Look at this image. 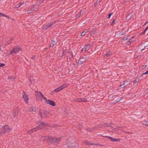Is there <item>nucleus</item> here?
<instances>
[{
    "label": "nucleus",
    "instance_id": "f257e3e1",
    "mask_svg": "<svg viewBox=\"0 0 148 148\" xmlns=\"http://www.w3.org/2000/svg\"><path fill=\"white\" fill-rule=\"evenodd\" d=\"M35 93L36 98L37 100L42 101L41 98L44 100L46 99V98L44 97V95L41 92L35 91Z\"/></svg>",
    "mask_w": 148,
    "mask_h": 148
},
{
    "label": "nucleus",
    "instance_id": "f03ea898",
    "mask_svg": "<svg viewBox=\"0 0 148 148\" xmlns=\"http://www.w3.org/2000/svg\"><path fill=\"white\" fill-rule=\"evenodd\" d=\"M11 131V129L8 125L3 126L1 128V132L3 134L9 133Z\"/></svg>",
    "mask_w": 148,
    "mask_h": 148
},
{
    "label": "nucleus",
    "instance_id": "7ed1b4c3",
    "mask_svg": "<svg viewBox=\"0 0 148 148\" xmlns=\"http://www.w3.org/2000/svg\"><path fill=\"white\" fill-rule=\"evenodd\" d=\"M49 142L52 143H53L54 145H57L59 143L60 139V138H56L53 137H50L49 139Z\"/></svg>",
    "mask_w": 148,
    "mask_h": 148
},
{
    "label": "nucleus",
    "instance_id": "20e7f679",
    "mask_svg": "<svg viewBox=\"0 0 148 148\" xmlns=\"http://www.w3.org/2000/svg\"><path fill=\"white\" fill-rule=\"evenodd\" d=\"M39 6L35 4L33 6V7L29 8L27 11V13L29 14L32 13L34 11H36L39 8Z\"/></svg>",
    "mask_w": 148,
    "mask_h": 148
},
{
    "label": "nucleus",
    "instance_id": "39448f33",
    "mask_svg": "<svg viewBox=\"0 0 148 148\" xmlns=\"http://www.w3.org/2000/svg\"><path fill=\"white\" fill-rule=\"evenodd\" d=\"M49 114L48 112L45 110H40L39 115L41 118H45L47 117Z\"/></svg>",
    "mask_w": 148,
    "mask_h": 148
},
{
    "label": "nucleus",
    "instance_id": "423d86ee",
    "mask_svg": "<svg viewBox=\"0 0 148 148\" xmlns=\"http://www.w3.org/2000/svg\"><path fill=\"white\" fill-rule=\"evenodd\" d=\"M21 51V49L19 46L15 47L13 48L12 50L10 51V54H12Z\"/></svg>",
    "mask_w": 148,
    "mask_h": 148
},
{
    "label": "nucleus",
    "instance_id": "0eeeda50",
    "mask_svg": "<svg viewBox=\"0 0 148 148\" xmlns=\"http://www.w3.org/2000/svg\"><path fill=\"white\" fill-rule=\"evenodd\" d=\"M56 23V21L50 23H48L46 24L45 25L42 26V29L43 30H45L47 29L48 28L51 27L52 26V25Z\"/></svg>",
    "mask_w": 148,
    "mask_h": 148
},
{
    "label": "nucleus",
    "instance_id": "6e6552de",
    "mask_svg": "<svg viewBox=\"0 0 148 148\" xmlns=\"http://www.w3.org/2000/svg\"><path fill=\"white\" fill-rule=\"evenodd\" d=\"M41 125H43L44 127L46 126L47 125L46 124H45L44 123L40 121V122L39 125L38 126H37L36 127L32 129L33 130H34L35 132L37 131L38 130L42 129V127H41Z\"/></svg>",
    "mask_w": 148,
    "mask_h": 148
},
{
    "label": "nucleus",
    "instance_id": "1a4fd4ad",
    "mask_svg": "<svg viewBox=\"0 0 148 148\" xmlns=\"http://www.w3.org/2000/svg\"><path fill=\"white\" fill-rule=\"evenodd\" d=\"M67 84H64L62 85L61 86L58 87L57 89H55L54 90V91L56 92H57L61 90H62L64 88L67 87Z\"/></svg>",
    "mask_w": 148,
    "mask_h": 148
},
{
    "label": "nucleus",
    "instance_id": "9d476101",
    "mask_svg": "<svg viewBox=\"0 0 148 148\" xmlns=\"http://www.w3.org/2000/svg\"><path fill=\"white\" fill-rule=\"evenodd\" d=\"M44 100L45 103L47 104H49V105L53 106H55L56 105L55 102L53 101L47 99L46 98V99H45Z\"/></svg>",
    "mask_w": 148,
    "mask_h": 148
},
{
    "label": "nucleus",
    "instance_id": "9b49d317",
    "mask_svg": "<svg viewBox=\"0 0 148 148\" xmlns=\"http://www.w3.org/2000/svg\"><path fill=\"white\" fill-rule=\"evenodd\" d=\"M23 98L25 101L26 103H27L29 100L28 97V95H26L25 92H23Z\"/></svg>",
    "mask_w": 148,
    "mask_h": 148
},
{
    "label": "nucleus",
    "instance_id": "f8f14e48",
    "mask_svg": "<svg viewBox=\"0 0 148 148\" xmlns=\"http://www.w3.org/2000/svg\"><path fill=\"white\" fill-rule=\"evenodd\" d=\"M129 84H130V83L128 82V81L126 80L125 82L123 83V84H121L119 86V87L120 88V89L124 88L125 86H127Z\"/></svg>",
    "mask_w": 148,
    "mask_h": 148
},
{
    "label": "nucleus",
    "instance_id": "ddd939ff",
    "mask_svg": "<svg viewBox=\"0 0 148 148\" xmlns=\"http://www.w3.org/2000/svg\"><path fill=\"white\" fill-rule=\"evenodd\" d=\"M103 136L108 138H109V139L111 141L118 142V141H120V139H116L115 138H113L110 136Z\"/></svg>",
    "mask_w": 148,
    "mask_h": 148
},
{
    "label": "nucleus",
    "instance_id": "4468645a",
    "mask_svg": "<svg viewBox=\"0 0 148 148\" xmlns=\"http://www.w3.org/2000/svg\"><path fill=\"white\" fill-rule=\"evenodd\" d=\"M66 145L69 147H73L75 145L73 144L69 140H67L66 143Z\"/></svg>",
    "mask_w": 148,
    "mask_h": 148
},
{
    "label": "nucleus",
    "instance_id": "2eb2a0df",
    "mask_svg": "<svg viewBox=\"0 0 148 148\" xmlns=\"http://www.w3.org/2000/svg\"><path fill=\"white\" fill-rule=\"evenodd\" d=\"M50 137L49 136H43L41 138V140H42L47 141V142H49V139L50 138Z\"/></svg>",
    "mask_w": 148,
    "mask_h": 148
},
{
    "label": "nucleus",
    "instance_id": "dca6fc26",
    "mask_svg": "<svg viewBox=\"0 0 148 148\" xmlns=\"http://www.w3.org/2000/svg\"><path fill=\"white\" fill-rule=\"evenodd\" d=\"M75 101L77 102H86L87 100L86 99V98H82L81 99H75L74 100Z\"/></svg>",
    "mask_w": 148,
    "mask_h": 148
},
{
    "label": "nucleus",
    "instance_id": "f3484780",
    "mask_svg": "<svg viewBox=\"0 0 148 148\" xmlns=\"http://www.w3.org/2000/svg\"><path fill=\"white\" fill-rule=\"evenodd\" d=\"M86 61V59H84V57H82L79 60L78 63L79 64H82Z\"/></svg>",
    "mask_w": 148,
    "mask_h": 148
},
{
    "label": "nucleus",
    "instance_id": "a211bd4d",
    "mask_svg": "<svg viewBox=\"0 0 148 148\" xmlns=\"http://www.w3.org/2000/svg\"><path fill=\"white\" fill-rule=\"evenodd\" d=\"M147 47L146 46H145L144 44L140 45H139L140 49L142 50L144 49Z\"/></svg>",
    "mask_w": 148,
    "mask_h": 148
},
{
    "label": "nucleus",
    "instance_id": "6ab92c4d",
    "mask_svg": "<svg viewBox=\"0 0 148 148\" xmlns=\"http://www.w3.org/2000/svg\"><path fill=\"white\" fill-rule=\"evenodd\" d=\"M112 53V52L110 51L108 52L106 54L104 55V57H106L109 56Z\"/></svg>",
    "mask_w": 148,
    "mask_h": 148
},
{
    "label": "nucleus",
    "instance_id": "aec40b11",
    "mask_svg": "<svg viewBox=\"0 0 148 148\" xmlns=\"http://www.w3.org/2000/svg\"><path fill=\"white\" fill-rule=\"evenodd\" d=\"M132 13H130L126 17V19L127 20H130L132 17Z\"/></svg>",
    "mask_w": 148,
    "mask_h": 148
},
{
    "label": "nucleus",
    "instance_id": "412c9836",
    "mask_svg": "<svg viewBox=\"0 0 148 148\" xmlns=\"http://www.w3.org/2000/svg\"><path fill=\"white\" fill-rule=\"evenodd\" d=\"M29 110L30 112H35L36 110L35 107L33 106L31 108L29 109Z\"/></svg>",
    "mask_w": 148,
    "mask_h": 148
},
{
    "label": "nucleus",
    "instance_id": "4be33fe9",
    "mask_svg": "<svg viewBox=\"0 0 148 148\" xmlns=\"http://www.w3.org/2000/svg\"><path fill=\"white\" fill-rule=\"evenodd\" d=\"M90 47V45H85L84 47L86 49V50L88 51Z\"/></svg>",
    "mask_w": 148,
    "mask_h": 148
},
{
    "label": "nucleus",
    "instance_id": "5701e85b",
    "mask_svg": "<svg viewBox=\"0 0 148 148\" xmlns=\"http://www.w3.org/2000/svg\"><path fill=\"white\" fill-rule=\"evenodd\" d=\"M35 131L33 130L32 129L29 130L27 132V134H30L33 132H34Z\"/></svg>",
    "mask_w": 148,
    "mask_h": 148
},
{
    "label": "nucleus",
    "instance_id": "b1692460",
    "mask_svg": "<svg viewBox=\"0 0 148 148\" xmlns=\"http://www.w3.org/2000/svg\"><path fill=\"white\" fill-rule=\"evenodd\" d=\"M106 124L105 123H104L102 125H98L99 127H100L101 128H102L103 127H104L106 126Z\"/></svg>",
    "mask_w": 148,
    "mask_h": 148
},
{
    "label": "nucleus",
    "instance_id": "393cba45",
    "mask_svg": "<svg viewBox=\"0 0 148 148\" xmlns=\"http://www.w3.org/2000/svg\"><path fill=\"white\" fill-rule=\"evenodd\" d=\"M56 42H55L54 41H52L50 44V47H53V46H54V45H56Z\"/></svg>",
    "mask_w": 148,
    "mask_h": 148
},
{
    "label": "nucleus",
    "instance_id": "a878e982",
    "mask_svg": "<svg viewBox=\"0 0 148 148\" xmlns=\"http://www.w3.org/2000/svg\"><path fill=\"white\" fill-rule=\"evenodd\" d=\"M137 79H137H135L133 83H134V84H135L137 82H139L141 80L140 79H139L138 78V79Z\"/></svg>",
    "mask_w": 148,
    "mask_h": 148
},
{
    "label": "nucleus",
    "instance_id": "bb28decb",
    "mask_svg": "<svg viewBox=\"0 0 148 148\" xmlns=\"http://www.w3.org/2000/svg\"><path fill=\"white\" fill-rule=\"evenodd\" d=\"M0 16H3L6 17L8 18H9V16H8L6 15L1 12H0Z\"/></svg>",
    "mask_w": 148,
    "mask_h": 148
},
{
    "label": "nucleus",
    "instance_id": "cd10ccee",
    "mask_svg": "<svg viewBox=\"0 0 148 148\" xmlns=\"http://www.w3.org/2000/svg\"><path fill=\"white\" fill-rule=\"evenodd\" d=\"M84 11H80L79 14L77 15V17H79L83 13Z\"/></svg>",
    "mask_w": 148,
    "mask_h": 148
},
{
    "label": "nucleus",
    "instance_id": "c85d7f7f",
    "mask_svg": "<svg viewBox=\"0 0 148 148\" xmlns=\"http://www.w3.org/2000/svg\"><path fill=\"white\" fill-rule=\"evenodd\" d=\"M129 39V41L127 43V45H130L131 44V42L133 41V40L131 39Z\"/></svg>",
    "mask_w": 148,
    "mask_h": 148
},
{
    "label": "nucleus",
    "instance_id": "c756f323",
    "mask_svg": "<svg viewBox=\"0 0 148 148\" xmlns=\"http://www.w3.org/2000/svg\"><path fill=\"white\" fill-rule=\"evenodd\" d=\"M125 31H122L119 34V36H121L123 35L125 33Z\"/></svg>",
    "mask_w": 148,
    "mask_h": 148
},
{
    "label": "nucleus",
    "instance_id": "7c9ffc66",
    "mask_svg": "<svg viewBox=\"0 0 148 148\" xmlns=\"http://www.w3.org/2000/svg\"><path fill=\"white\" fill-rule=\"evenodd\" d=\"M143 124L144 125L148 126V121H144L143 122Z\"/></svg>",
    "mask_w": 148,
    "mask_h": 148
},
{
    "label": "nucleus",
    "instance_id": "2f4dec72",
    "mask_svg": "<svg viewBox=\"0 0 148 148\" xmlns=\"http://www.w3.org/2000/svg\"><path fill=\"white\" fill-rule=\"evenodd\" d=\"M84 143H85L87 145H91V143L88 142L87 141H84Z\"/></svg>",
    "mask_w": 148,
    "mask_h": 148
},
{
    "label": "nucleus",
    "instance_id": "473e14b6",
    "mask_svg": "<svg viewBox=\"0 0 148 148\" xmlns=\"http://www.w3.org/2000/svg\"><path fill=\"white\" fill-rule=\"evenodd\" d=\"M30 83L31 84H34L35 82L34 81V80H33V79H30Z\"/></svg>",
    "mask_w": 148,
    "mask_h": 148
},
{
    "label": "nucleus",
    "instance_id": "72a5a7b5",
    "mask_svg": "<svg viewBox=\"0 0 148 148\" xmlns=\"http://www.w3.org/2000/svg\"><path fill=\"white\" fill-rule=\"evenodd\" d=\"M87 130L89 131H92L93 130H94L93 128H88L87 129Z\"/></svg>",
    "mask_w": 148,
    "mask_h": 148
},
{
    "label": "nucleus",
    "instance_id": "f704fd0d",
    "mask_svg": "<svg viewBox=\"0 0 148 148\" xmlns=\"http://www.w3.org/2000/svg\"><path fill=\"white\" fill-rule=\"evenodd\" d=\"M129 36H127L126 37L123 38V40L124 41H126L127 40Z\"/></svg>",
    "mask_w": 148,
    "mask_h": 148
},
{
    "label": "nucleus",
    "instance_id": "c9c22d12",
    "mask_svg": "<svg viewBox=\"0 0 148 148\" xmlns=\"http://www.w3.org/2000/svg\"><path fill=\"white\" fill-rule=\"evenodd\" d=\"M86 51H87L86 50V49L84 47L83 48H82V49L81 50V51L82 52H83V53H84V52H85Z\"/></svg>",
    "mask_w": 148,
    "mask_h": 148
},
{
    "label": "nucleus",
    "instance_id": "e433bc0d",
    "mask_svg": "<svg viewBox=\"0 0 148 148\" xmlns=\"http://www.w3.org/2000/svg\"><path fill=\"white\" fill-rule=\"evenodd\" d=\"M113 13L112 12H111L108 15V18H110L111 16L113 14Z\"/></svg>",
    "mask_w": 148,
    "mask_h": 148
},
{
    "label": "nucleus",
    "instance_id": "4c0bfd02",
    "mask_svg": "<svg viewBox=\"0 0 148 148\" xmlns=\"http://www.w3.org/2000/svg\"><path fill=\"white\" fill-rule=\"evenodd\" d=\"M148 74V71H147L146 72H145L144 73H143L142 74V75H141V76L140 77H141V76L145 74Z\"/></svg>",
    "mask_w": 148,
    "mask_h": 148
},
{
    "label": "nucleus",
    "instance_id": "58836bf2",
    "mask_svg": "<svg viewBox=\"0 0 148 148\" xmlns=\"http://www.w3.org/2000/svg\"><path fill=\"white\" fill-rule=\"evenodd\" d=\"M147 66V65H143L142 66L141 69H145Z\"/></svg>",
    "mask_w": 148,
    "mask_h": 148
},
{
    "label": "nucleus",
    "instance_id": "ea45409f",
    "mask_svg": "<svg viewBox=\"0 0 148 148\" xmlns=\"http://www.w3.org/2000/svg\"><path fill=\"white\" fill-rule=\"evenodd\" d=\"M87 32V31H84L82 33L81 36H83L84 35L85 33Z\"/></svg>",
    "mask_w": 148,
    "mask_h": 148
},
{
    "label": "nucleus",
    "instance_id": "a19ab883",
    "mask_svg": "<svg viewBox=\"0 0 148 148\" xmlns=\"http://www.w3.org/2000/svg\"><path fill=\"white\" fill-rule=\"evenodd\" d=\"M10 41H8L6 43V44H5V45L6 46H7L9 45L10 44Z\"/></svg>",
    "mask_w": 148,
    "mask_h": 148
},
{
    "label": "nucleus",
    "instance_id": "79ce46f5",
    "mask_svg": "<svg viewBox=\"0 0 148 148\" xmlns=\"http://www.w3.org/2000/svg\"><path fill=\"white\" fill-rule=\"evenodd\" d=\"M121 128H122V127H117V132L118 130H121Z\"/></svg>",
    "mask_w": 148,
    "mask_h": 148
},
{
    "label": "nucleus",
    "instance_id": "37998d69",
    "mask_svg": "<svg viewBox=\"0 0 148 148\" xmlns=\"http://www.w3.org/2000/svg\"><path fill=\"white\" fill-rule=\"evenodd\" d=\"M4 64L3 63H0V67H2L4 66Z\"/></svg>",
    "mask_w": 148,
    "mask_h": 148
},
{
    "label": "nucleus",
    "instance_id": "c03bdc74",
    "mask_svg": "<svg viewBox=\"0 0 148 148\" xmlns=\"http://www.w3.org/2000/svg\"><path fill=\"white\" fill-rule=\"evenodd\" d=\"M148 29V26L145 30L144 31V32H143V34H144L145 33L146 31V30H147Z\"/></svg>",
    "mask_w": 148,
    "mask_h": 148
},
{
    "label": "nucleus",
    "instance_id": "a18cd8bd",
    "mask_svg": "<svg viewBox=\"0 0 148 148\" xmlns=\"http://www.w3.org/2000/svg\"><path fill=\"white\" fill-rule=\"evenodd\" d=\"M20 7V5L19 4H17L15 8H18Z\"/></svg>",
    "mask_w": 148,
    "mask_h": 148
},
{
    "label": "nucleus",
    "instance_id": "49530a36",
    "mask_svg": "<svg viewBox=\"0 0 148 148\" xmlns=\"http://www.w3.org/2000/svg\"><path fill=\"white\" fill-rule=\"evenodd\" d=\"M55 92H56L54 91V90L51 92V95H53L54 93Z\"/></svg>",
    "mask_w": 148,
    "mask_h": 148
},
{
    "label": "nucleus",
    "instance_id": "de8ad7c7",
    "mask_svg": "<svg viewBox=\"0 0 148 148\" xmlns=\"http://www.w3.org/2000/svg\"><path fill=\"white\" fill-rule=\"evenodd\" d=\"M115 22V19H114L112 21V25H113V24Z\"/></svg>",
    "mask_w": 148,
    "mask_h": 148
},
{
    "label": "nucleus",
    "instance_id": "09e8293b",
    "mask_svg": "<svg viewBox=\"0 0 148 148\" xmlns=\"http://www.w3.org/2000/svg\"><path fill=\"white\" fill-rule=\"evenodd\" d=\"M113 130L115 132H117V128H114Z\"/></svg>",
    "mask_w": 148,
    "mask_h": 148
},
{
    "label": "nucleus",
    "instance_id": "8fccbe9b",
    "mask_svg": "<svg viewBox=\"0 0 148 148\" xmlns=\"http://www.w3.org/2000/svg\"><path fill=\"white\" fill-rule=\"evenodd\" d=\"M94 34V31L92 30V31L91 32V34Z\"/></svg>",
    "mask_w": 148,
    "mask_h": 148
},
{
    "label": "nucleus",
    "instance_id": "3c124183",
    "mask_svg": "<svg viewBox=\"0 0 148 148\" xmlns=\"http://www.w3.org/2000/svg\"><path fill=\"white\" fill-rule=\"evenodd\" d=\"M24 4V2L21 3H20L19 5H20V6H21V5H23Z\"/></svg>",
    "mask_w": 148,
    "mask_h": 148
},
{
    "label": "nucleus",
    "instance_id": "603ef678",
    "mask_svg": "<svg viewBox=\"0 0 148 148\" xmlns=\"http://www.w3.org/2000/svg\"><path fill=\"white\" fill-rule=\"evenodd\" d=\"M35 58V56H33L32 58H31L34 60Z\"/></svg>",
    "mask_w": 148,
    "mask_h": 148
},
{
    "label": "nucleus",
    "instance_id": "864d4df0",
    "mask_svg": "<svg viewBox=\"0 0 148 148\" xmlns=\"http://www.w3.org/2000/svg\"><path fill=\"white\" fill-rule=\"evenodd\" d=\"M15 78V77L14 78L13 76H11V77H10V79H14Z\"/></svg>",
    "mask_w": 148,
    "mask_h": 148
},
{
    "label": "nucleus",
    "instance_id": "5fc2aeb1",
    "mask_svg": "<svg viewBox=\"0 0 148 148\" xmlns=\"http://www.w3.org/2000/svg\"><path fill=\"white\" fill-rule=\"evenodd\" d=\"M111 124V123H110V124H109L108 125V126H110L112 128H113V127H111V126H110V125Z\"/></svg>",
    "mask_w": 148,
    "mask_h": 148
},
{
    "label": "nucleus",
    "instance_id": "6e6d98bb",
    "mask_svg": "<svg viewBox=\"0 0 148 148\" xmlns=\"http://www.w3.org/2000/svg\"><path fill=\"white\" fill-rule=\"evenodd\" d=\"M84 57V59H86V60L88 59V58L87 57H86L85 56Z\"/></svg>",
    "mask_w": 148,
    "mask_h": 148
},
{
    "label": "nucleus",
    "instance_id": "4d7b16f0",
    "mask_svg": "<svg viewBox=\"0 0 148 148\" xmlns=\"http://www.w3.org/2000/svg\"><path fill=\"white\" fill-rule=\"evenodd\" d=\"M96 145V144H95V143H91V145Z\"/></svg>",
    "mask_w": 148,
    "mask_h": 148
},
{
    "label": "nucleus",
    "instance_id": "13d9d810",
    "mask_svg": "<svg viewBox=\"0 0 148 148\" xmlns=\"http://www.w3.org/2000/svg\"><path fill=\"white\" fill-rule=\"evenodd\" d=\"M96 145L97 146H101L102 145L100 144H96Z\"/></svg>",
    "mask_w": 148,
    "mask_h": 148
},
{
    "label": "nucleus",
    "instance_id": "bf43d9fd",
    "mask_svg": "<svg viewBox=\"0 0 148 148\" xmlns=\"http://www.w3.org/2000/svg\"><path fill=\"white\" fill-rule=\"evenodd\" d=\"M13 114V117H14V118H15V113H14V114Z\"/></svg>",
    "mask_w": 148,
    "mask_h": 148
},
{
    "label": "nucleus",
    "instance_id": "052dcab7",
    "mask_svg": "<svg viewBox=\"0 0 148 148\" xmlns=\"http://www.w3.org/2000/svg\"><path fill=\"white\" fill-rule=\"evenodd\" d=\"M147 23H148V21L146 22L145 23V24L144 25H146Z\"/></svg>",
    "mask_w": 148,
    "mask_h": 148
},
{
    "label": "nucleus",
    "instance_id": "680f3d73",
    "mask_svg": "<svg viewBox=\"0 0 148 148\" xmlns=\"http://www.w3.org/2000/svg\"><path fill=\"white\" fill-rule=\"evenodd\" d=\"M13 39L12 38H11L10 39V40H9V41H10V42L11 41H12Z\"/></svg>",
    "mask_w": 148,
    "mask_h": 148
},
{
    "label": "nucleus",
    "instance_id": "e2e57ef3",
    "mask_svg": "<svg viewBox=\"0 0 148 148\" xmlns=\"http://www.w3.org/2000/svg\"><path fill=\"white\" fill-rule=\"evenodd\" d=\"M134 38V36H132V39H132V38Z\"/></svg>",
    "mask_w": 148,
    "mask_h": 148
},
{
    "label": "nucleus",
    "instance_id": "0e129e2a",
    "mask_svg": "<svg viewBox=\"0 0 148 148\" xmlns=\"http://www.w3.org/2000/svg\"><path fill=\"white\" fill-rule=\"evenodd\" d=\"M120 101V100H117V101Z\"/></svg>",
    "mask_w": 148,
    "mask_h": 148
},
{
    "label": "nucleus",
    "instance_id": "69168bd1",
    "mask_svg": "<svg viewBox=\"0 0 148 148\" xmlns=\"http://www.w3.org/2000/svg\"><path fill=\"white\" fill-rule=\"evenodd\" d=\"M125 132H126V133H129V132H125Z\"/></svg>",
    "mask_w": 148,
    "mask_h": 148
},
{
    "label": "nucleus",
    "instance_id": "338daca9",
    "mask_svg": "<svg viewBox=\"0 0 148 148\" xmlns=\"http://www.w3.org/2000/svg\"><path fill=\"white\" fill-rule=\"evenodd\" d=\"M79 128H81V127H79Z\"/></svg>",
    "mask_w": 148,
    "mask_h": 148
},
{
    "label": "nucleus",
    "instance_id": "774afa93",
    "mask_svg": "<svg viewBox=\"0 0 148 148\" xmlns=\"http://www.w3.org/2000/svg\"><path fill=\"white\" fill-rule=\"evenodd\" d=\"M2 0H0V1H1Z\"/></svg>",
    "mask_w": 148,
    "mask_h": 148
}]
</instances>
